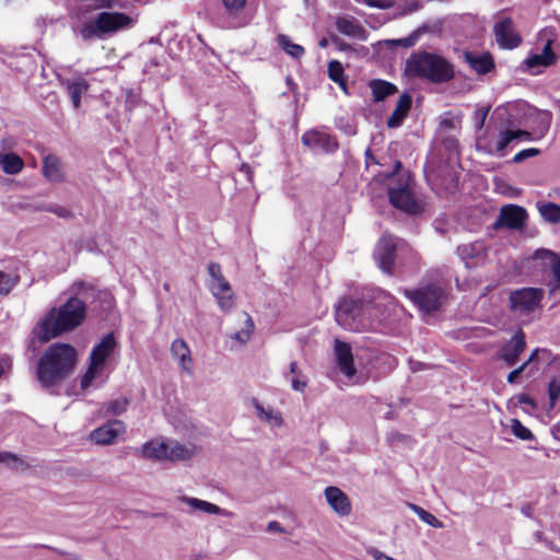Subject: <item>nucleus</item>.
<instances>
[{
	"label": "nucleus",
	"mask_w": 560,
	"mask_h": 560,
	"mask_svg": "<svg viewBox=\"0 0 560 560\" xmlns=\"http://www.w3.org/2000/svg\"><path fill=\"white\" fill-rule=\"evenodd\" d=\"M78 352L69 343L55 342L39 357L36 376L45 388L55 387L68 378L75 370Z\"/></svg>",
	"instance_id": "f257e3e1"
},
{
	"label": "nucleus",
	"mask_w": 560,
	"mask_h": 560,
	"mask_svg": "<svg viewBox=\"0 0 560 560\" xmlns=\"http://www.w3.org/2000/svg\"><path fill=\"white\" fill-rule=\"evenodd\" d=\"M405 74L410 79L425 80L433 84L448 83L455 78V67L442 55L419 50L406 60Z\"/></svg>",
	"instance_id": "f03ea898"
},
{
	"label": "nucleus",
	"mask_w": 560,
	"mask_h": 560,
	"mask_svg": "<svg viewBox=\"0 0 560 560\" xmlns=\"http://www.w3.org/2000/svg\"><path fill=\"white\" fill-rule=\"evenodd\" d=\"M85 316V303L75 296L70 298L65 304L59 306L56 316L54 311H51L40 323L39 341L47 342L62 332L73 330L82 324Z\"/></svg>",
	"instance_id": "7ed1b4c3"
},
{
	"label": "nucleus",
	"mask_w": 560,
	"mask_h": 560,
	"mask_svg": "<svg viewBox=\"0 0 560 560\" xmlns=\"http://www.w3.org/2000/svg\"><path fill=\"white\" fill-rule=\"evenodd\" d=\"M371 308L370 302L352 296H343L335 306V319L346 330H368L372 326L369 317Z\"/></svg>",
	"instance_id": "20e7f679"
},
{
	"label": "nucleus",
	"mask_w": 560,
	"mask_h": 560,
	"mask_svg": "<svg viewBox=\"0 0 560 560\" xmlns=\"http://www.w3.org/2000/svg\"><path fill=\"white\" fill-rule=\"evenodd\" d=\"M133 25V19L118 11L104 10L93 20L83 24L80 34L84 40L104 38L106 35L115 34Z\"/></svg>",
	"instance_id": "39448f33"
},
{
	"label": "nucleus",
	"mask_w": 560,
	"mask_h": 560,
	"mask_svg": "<svg viewBox=\"0 0 560 560\" xmlns=\"http://www.w3.org/2000/svg\"><path fill=\"white\" fill-rule=\"evenodd\" d=\"M413 187L411 173L401 174L395 182L389 183L387 192L390 205L407 214H420L423 206L416 199Z\"/></svg>",
	"instance_id": "423d86ee"
},
{
	"label": "nucleus",
	"mask_w": 560,
	"mask_h": 560,
	"mask_svg": "<svg viewBox=\"0 0 560 560\" xmlns=\"http://www.w3.org/2000/svg\"><path fill=\"white\" fill-rule=\"evenodd\" d=\"M402 292L407 299L425 314L439 311L446 299L444 288L433 282L418 289H404Z\"/></svg>",
	"instance_id": "0eeeda50"
},
{
	"label": "nucleus",
	"mask_w": 560,
	"mask_h": 560,
	"mask_svg": "<svg viewBox=\"0 0 560 560\" xmlns=\"http://www.w3.org/2000/svg\"><path fill=\"white\" fill-rule=\"evenodd\" d=\"M544 290L538 288H522L509 295L510 310L513 313L529 314L540 305Z\"/></svg>",
	"instance_id": "6e6552de"
},
{
	"label": "nucleus",
	"mask_w": 560,
	"mask_h": 560,
	"mask_svg": "<svg viewBox=\"0 0 560 560\" xmlns=\"http://www.w3.org/2000/svg\"><path fill=\"white\" fill-rule=\"evenodd\" d=\"M208 271L212 279L210 290L215 296L219 306L223 311L231 310L234 304L233 293L229 281L222 273L221 266L218 262H210L208 266Z\"/></svg>",
	"instance_id": "1a4fd4ad"
},
{
	"label": "nucleus",
	"mask_w": 560,
	"mask_h": 560,
	"mask_svg": "<svg viewBox=\"0 0 560 560\" xmlns=\"http://www.w3.org/2000/svg\"><path fill=\"white\" fill-rule=\"evenodd\" d=\"M527 211L517 205H505L501 208L494 228H506L510 230H522L526 225Z\"/></svg>",
	"instance_id": "9d476101"
},
{
	"label": "nucleus",
	"mask_w": 560,
	"mask_h": 560,
	"mask_svg": "<svg viewBox=\"0 0 560 560\" xmlns=\"http://www.w3.org/2000/svg\"><path fill=\"white\" fill-rule=\"evenodd\" d=\"M301 142L311 150H320L324 153H334L338 149V141L334 136L314 129L305 131Z\"/></svg>",
	"instance_id": "9b49d317"
},
{
	"label": "nucleus",
	"mask_w": 560,
	"mask_h": 560,
	"mask_svg": "<svg viewBox=\"0 0 560 560\" xmlns=\"http://www.w3.org/2000/svg\"><path fill=\"white\" fill-rule=\"evenodd\" d=\"M397 245L390 234H383L375 247L374 256L378 260L383 271L390 273L393 271Z\"/></svg>",
	"instance_id": "f8f14e48"
},
{
	"label": "nucleus",
	"mask_w": 560,
	"mask_h": 560,
	"mask_svg": "<svg viewBox=\"0 0 560 560\" xmlns=\"http://www.w3.org/2000/svg\"><path fill=\"white\" fill-rule=\"evenodd\" d=\"M493 33L498 45L503 49L517 48L522 43V37L515 32L511 18H504L493 26Z\"/></svg>",
	"instance_id": "ddd939ff"
},
{
	"label": "nucleus",
	"mask_w": 560,
	"mask_h": 560,
	"mask_svg": "<svg viewBox=\"0 0 560 560\" xmlns=\"http://www.w3.org/2000/svg\"><path fill=\"white\" fill-rule=\"evenodd\" d=\"M526 349V337L522 329H517L515 334L502 345L499 351V359H501L508 366L516 364L520 355Z\"/></svg>",
	"instance_id": "4468645a"
},
{
	"label": "nucleus",
	"mask_w": 560,
	"mask_h": 560,
	"mask_svg": "<svg viewBox=\"0 0 560 560\" xmlns=\"http://www.w3.org/2000/svg\"><path fill=\"white\" fill-rule=\"evenodd\" d=\"M126 432V424L121 420H109L90 433L92 442L98 445L114 444Z\"/></svg>",
	"instance_id": "2eb2a0df"
},
{
	"label": "nucleus",
	"mask_w": 560,
	"mask_h": 560,
	"mask_svg": "<svg viewBox=\"0 0 560 560\" xmlns=\"http://www.w3.org/2000/svg\"><path fill=\"white\" fill-rule=\"evenodd\" d=\"M463 57L469 68L479 75L488 74L495 69L494 58L489 51L477 54L465 50Z\"/></svg>",
	"instance_id": "dca6fc26"
},
{
	"label": "nucleus",
	"mask_w": 560,
	"mask_h": 560,
	"mask_svg": "<svg viewBox=\"0 0 560 560\" xmlns=\"http://www.w3.org/2000/svg\"><path fill=\"white\" fill-rule=\"evenodd\" d=\"M335 353L339 370L348 377L354 376L357 370L354 366V360L350 345L336 339Z\"/></svg>",
	"instance_id": "f3484780"
},
{
	"label": "nucleus",
	"mask_w": 560,
	"mask_h": 560,
	"mask_svg": "<svg viewBox=\"0 0 560 560\" xmlns=\"http://www.w3.org/2000/svg\"><path fill=\"white\" fill-rule=\"evenodd\" d=\"M117 342L113 332L107 334L91 351L90 363L101 368L113 353Z\"/></svg>",
	"instance_id": "a211bd4d"
},
{
	"label": "nucleus",
	"mask_w": 560,
	"mask_h": 560,
	"mask_svg": "<svg viewBox=\"0 0 560 560\" xmlns=\"http://www.w3.org/2000/svg\"><path fill=\"white\" fill-rule=\"evenodd\" d=\"M325 497L330 508L339 515L347 516L351 512V503L348 495L337 487H327Z\"/></svg>",
	"instance_id": "6ab92c4d"
},
{
	"label": "nucleus",
	"mask_w": 560,
	"mask_h": 560,
	"mask_svg": "<svg viewBox=\"0 0 560 560\" xmlns=\"http://www.w3.org/2000/svg\"><path fill=\"white\" fill-rule=\"evenodd\" d=\"M61 84L66 88L72 106L74 109H79L81 106V97L85 94L90 89V83L82 75H78L72 80H62Z\"/></svg>",
	"instance_id": "aec40b11"
},
{
	"label": "nucleus",
	"mask_w": 560,
	"mask_h": 560,
	"mask_svg": "<svg viewBox=\"0 0 560 560\" xmlns=\"http://www.w3.org/2000/svg\"><path fill=\"white\" fill-rule=\"evenodd\" d=\"M43 175L52 183H62L66 179V173L61 160L55 154H48L43 161Z\"/></svg>",
	"instance_id": "412c9836"
},
{
	"label": "nucleus",
	"mask_w": 560,
	"mask_h": 560,
	"mask_svg": "<svg viewBox=\"0 0 560 560\" xmlns=\"http://www.w3.org/2000/svg\"><path fill=\"white\" fill-rule=\"evenodd\" d=\"M412 106V97L409 93H402L398 102L396 104L395 109L392 115L387 119L388 128H398L402 125L405 118L407 117L410 108Z\"/></svg>",
	"instance_id": "4be33fe9"
},
{
	"label": "nucleus",
	"mask_w": 560,
	"mask_h": 560,
	"mask_svg": "<svg viewBox=\"0 0 560 560\" xmlns=\"http://www.w3.org/2000/svg\"><path fill=\"white\" fill-rule=\"evenodd\" d=\"M171 354L177 360L183 370L191 372L192 358L191 352L184 339H175L171 345Z\"/></svg>",
	"instance_id": "5701e85b"
},
{
	"label": "nucleus",
	"mask_w": 560,
	"mask_h": 560,
	"mask_svg": "<svg viewBox=\"0 0 560 560\" xmlns=\"http://www.w3.org/2000/svg\"><path fill=\"white\" fill-rule=\"evenodd\" d=\"M198 452V447L194 444L184 445L176 441L167 443L166 460L178 462L192 458Z\"/></svg>",
	"instance_id": "b1692460"
},
{
	"label": "nucleus",
	"mask_w": 560,
	"mask_h": 560,
	"mask_svg": "<svg viewBox=\"0 0 560 560\" xmlns=\"http://www.w3.org/2000/svg\"><path fill=\"white\" fill-rule=\"evenodd\" d=\"M335 24L341 34L358 39H365L366 32L364 27L353 18H338Z\"/></svg>",
	"instance_id": "393cba45"
},
{
	"label": "nucleus",
	"mask_w": 560,
	"mask_h": 560,
	"mask_svg": "<svg viewBox=\"0 0 560 560\" xmlns=\"http://www.w3.org/2000/svg\"><path fill=\"white\" fill-rule=\"evenodd\" d=\"M552 42L548 40L545 45L541 54L533 55L525 59V65L528 69H534L536 67H549L556 63L557 56L551 48Z\"/></svg>",
	"instance_id": "a878e982"
},
{
	"label": "nucleus",
	"mask_w": 560,
	"mask_h": 560,
	"mask_svg": "<svg viewBox=\"0 0 560 560\" xmlns=\"http://www.w3.org/2000/svg\"><path fill=\"white\" fill-rule=\"evenodd\" d=\"M372 92L373 101L375 103L384 101L386 97L394 95L398 92L397 86L382 79H373L369 82Z\"/></svg>",
	"instance_id": "bb28decb"
},
{
	"label": "nucleus",
	"mask_w": 560,
	"mask_h": 560,
	"mask_svg": "<svg viewBox=\"0 0 560 560\" xmlns=\"http://www.w3.org/2000/svg\"><path fill=\"white\" fill-rule=\"evenodd\" d=\"M328 78L339 85L345 94H349L348 77L345 73L342 63L339 60H330L327 67Z\"/></svg>",
	"instance_id": "cd10ccee"
},
{
	"label": "nucleus",
	"mask_w": 560,
	"mask_h": 560,
	"mask_svg": "<svg viewBox=\"0 0 560 560\" xmlns=\"http://www.w3.org/2000/svg\"><path fill=\"white\" fill-rule=\"evenodd\" d=\"M0 166L8 175L19 174L24 167L23 159L15 153H0Z\"/></svg>",
	"instance_id": "c85d7f7f"
},
{
	"label": "nucleus",
	"mask_w": 560,
	"mask_h": 560,
	"mask_svg": "<svg viewBox=\"0 0 560 560\" xmlns=\"http://www.w3.org/2000/svg\"><path fill=\"white\" fill-rule=\"evenodd\" d=\"M167 442L152 440L142 445V454L150 459H166Z\"/></svg>",
	"instance_id": "c756f323"
},
{
	"label": "nucleus",
	"mask_w": 560,
	"mask_h": 560,
	"mask_svg": "<svg viewBox=\"0 0 560 560\" xmlns=\"http://www.w3.org/2000/svg\"><path fill=\"white\" fill-rule=\"evenodd\" d=\"M243 316H244L243 327L241 328V330L235 331L234 334L231 335V338L233 340L238 341L241 345L246 343L250 339V337L254 332V329H255V324H254V320L250 317V315L248 313L244 312Z\"/></svg>",
	"instance_id": "7c9ffc66"
},
{
	"label": "nucleus",
	"mask_w": 560,
	"mask_h": 560,
	"mask_svg": "<svg viewBox=\"0 0 560 560\" xmlns=\"http://www.w3.org/2000/svg\"><path fill=\"white\" fill-rule=\"evenodd\" d=\"M277 43L288 55L293 58H301L305 54V49L303 46L292 43L290 37L284 34H280L277 37Z\"/></svg>",
	"instance_id": "2f4dec72"
},
{
	"label": "nucleus",
	"mask_w": 560,
	"mask_h": 560,
	"mask_svg": "<svg viewBox=\"0 0 560 560\" xmlns=\"http://www.w3.org/2000/svg\"><path fill=\"white\" fill-rule=\"evenodd\" d=\"M522 133L523 132H521V129H516V130L506 129V130L500 131L498 135V141H497V145H495L497 152L503 154V151L508 148V145L512 141L520 139V135H522Z\"/></svg>",
	"instance_id": "473e14b6"
},
{
	"label": "nucleus",
	"mask_w": 560,
	"mask_h": 560,
	"mask_svg": "<svg viewBox=\"0 0 560 560\" xmlns=\"http://www.w3.org/2000/svg\"><path fill=\"white\" fill-rule=\"evenodd\" d=\"M129 405L130 399L128 397H120L104 404L103 409L105 415L119 416L127 410Z\"/></svg>",
	"instance_id": "72a5a7b5"
},
{
	"label": "nucleus",
	"mask_w": 560,
	"mask_h": 560,
	"mask_svg": "<svg viewBox=\"0 0 560 560\" xmlns=\"http://www.w3.org/2000/svg\"><path fill=\"white\" fill-rule=\"evenodd\" d=\"M410 509L419 516V518L422 522L427 523L428 525L434 528H442L444 526L443 523L435 515L425 511L421 506L417 504H410Z\"/></svg>",
	"instance_id": "f704fd0d"
},
{
	"label": "nucleus",
	"mask_w": 560,
	"mask_h": 560,
	"mask_svg": "<svg viewBox=\"0 0 560 560\" xmlns=\"http://www.w3.org/2000/svg\"><path fill=\"white\" fill-rule=\"evenodd\" d=\"M539 212H540L541 217L548 222H551V223L560 222V206H558L553 202H548V203L541 205L539 207Z\"/></svg>",
	"instance_id": "c9c22d12"
},
{
	"label": "nucleus",
	"mask_w": 560,
	"mask_h": 560,
	"mask_svg": "<svg viewBox=\"0 0 560 560\" xmlns=\"http://www.w3.org/2000/svg\"><path fill=\"white\" fill-rule=\"evenodd\" d=\"M20 277L0 271V295H8L19 283Z\"/></svg>",
	"instance_id": "e433bc0d"
},
{
	"label": "nucleus",
	"mask_w": 560,
	"mask_h": 560,
	"mask_svg": "<svg viewBox=\"0 0 560 560\" xmlns=\"http://www.w3.org/2000/svg\"><path fill=\"white\" fill-rule=\"evenodd\" d=\"M558 373L555 374L548 385L549 402L551 407L556 406L560 397V363L558 364Z\"/></svg>",
	"instance_id": "4c0bfd02"
},
{
	"label": "nucleus",
	"mask_w": 560,
	"mask_h": 560,
	"mask_svg": "<svg viewBox=\"0 0 560 560\" xmlns=\"http://www.w3.org/2000/svg\"><path fill=\"white\" fill-rule=\"evenodd\" d=\"M185 501L192 508L210 514H219L220 508L208 501L199 500L197 498H185Z\"/></svg>",
	"instance_id": "58836bf2"
},
{
	"label": "nucleus",
	"mask_w": 560,
	"mask_h": 560,
	"mask_svg": "<svg viewBox=\"0 0 560 560\" xmlns=\"http://www.w3.org/2000/svg\"><path fill=\"white\" fill-rule=\"evenodd\" d=\"M511 430L512 433L522 441L534 440V434L532 431L526 428L518 419H512Z\"/></svg>",
	"instance_id": "ea45409f"
},
{
	"label": "nucleus",
	"mask_w": 560,
	"mask_h": 560,
	"mask_svg": "<svg viewBox=\"0 0 560 560\" xmlns=\"http://www.w3.org/2000/svg\"><path fill=\"white\" fill-rule=\"evenodd\" d=\"M224 10L233 16L238 15L248 4V0H221Z\"/></svg>",
	"instance_id": "a19ab883"
},
{
	"label": "nucleus",
	"mask_w": 560,
	"mask_h": 560,
	"mask_svg": "<svg viewBox=\"0 0 560 560\" xmlns=\"http://www.w3.org/2000/svg\"><path fill=\"white\" fill-rule=\"evenodd\" d=\"M38 210L51 212L61 219H72L73 213L66 207L59 205L46 203L38 207Z\"/></svg>",
	"instance_id": "79ce46f5"
},
{
	"label": "nucleus",
	"mask_w": 560,
	"mask_h": 560,
	"mask_svg": "<svg viewBox=\"0 0 560 560\" xmlns=\"http://www.w3.org/2000/svg\"><path fill=\"white\" fill-rule=\"evenodd\" d=\"M481 249V245L476 244H468V245H460L457 247V253L462 257L463 260H465L466 265L468 266V260L475 258L478 255V252Z\"/></svg>",
	"instance_id": "37998d69"
},
{
	"label": "nucleus",
	"mask_w": 560,
	"mask_h": 560,
	"mask_svg": "<svg viewBox=\"0 0 560 560\" xmlns=\"http://www.w3.org/2000/svg\"><path fill=\"white\" fill-rule=\"evenodd\" d=\"M255 407L258 411L259 417H264L268 422H272L276 425H281L282 418L280 413H273L272 411H266L262 406L258 402H255Z\"/></svg>",
	"instance_id": "c03bdc74"
},
{
	"label": "nucleus",
	"mask_w": 560,
	"mask_h": 560,
	"mask_svg": "<svg viewBox=\"0 0 560 560\" xmlns=\"http://www.w3.org/2000/svg\"><path fill=\"white\" fill-rule=\"evenodd\" d=\"M98 369H100L98 366L93 365L92 363L89 364L86 372L81 377L80 385H81L82 389L88 388L92 384V382L96 377V373H97Z\"/></svg>",
	"instance_id": "a18cd8bd"
},
{
	"label": "nucleus",
	"mask_w": 560,
	"mask_h": 560,
	"mask_svg": "<svg viewBox=\"0 0 560 560\" xmlns=\"http://www.w3.org/2000/svg\"><path fill=\"white\" fill-rule=\"evenodd\" d=\"M539 153H540V151L538 149H536V148L524 149V150H521L520 152H517L514 155L513 162L520 163V162L525 161L528 158L536 156Z\"/></svg>",
	"instance_id": "49530a36"
},
{
	"label": "nucleus",
	"mask_w": 560,
	"mask_h": 560,
	"mask_svg": "<svg viewBox=\"0 0 560 560\" xmlns=\"http://www.w3.org/2000/svg\"><path fill=\"white\" fill-rule=\"evenodd\" d=\"M489 110H490V107H482V108H478L475 112L476 128L478 130H481L485 127Z\"/></svg>",
	"instance_id": "de8ad7c7"
},
{
	"label": "nucleus",
	"mask_w": 560,
	"mask_h": 560,
	"mask_svg": "<svg viewBox=\"0 0 560 560\" xmlns=\"http://www.w3.org/2000/svg\"><path fill=\"white\" fill-rule=\"evenodd\" d=\"M539 354H542V355H545L548 359L551 353H550V351H548L546 349H535L530 353L529 358L522 365L526 369L529 364L538 361Z\"/></svg>",
	"instance_id": "09e8293b"
},
{
	"label": "nucleus",
	"mask_w": 560,
	"mask_h": 560,
	"mask_svg": "<svg viewBox=\"0 0 560 560\" xmlns=\"http://www.w3.org/2000/svg\"><path fill=\"white\" fill-rule=\"evenodd\" d=\"M366 5L371 8H377V9H389L393 5V2L389 0H361Z\"/></svg>",
	"instance_id": "8fccbe9b"
},
{
	"label": "nucleus",
	"mask_w": 560,
	"mask_h": 560,
	"mask_svg": "<svg viewBox=\"0 0 560 560\" xmlns=\"http://www.w3.org/2000/svg\"><path fill=\"white\" fill-rule=\"evenodd\" d=\"M406 173L409 172L406 171ZM401 174H405V172L402 171V163L399 160H397L394 164L393 171L386 176V178L389 180V183H392L395 182L397 177L400 176Z\"/></svg>",
	"instance_id": "3c124183"
},
{
	"label": "nucleus",
	"mask_w": 560,
	"mask_h": 560,
	"mask_svg": "<svg viewBox=\"0 0 560 560\" xmlns=\"http://www.w3.org/2000/svg\"><path fill=\"white\" fill-rule=\"evenodd\" d=\"M553 259L551 261V269L556 281L560 284V257L556 254H551Z\"/></svg>",
	"instance_id": "603ef678"
},
{
	"label": "nucleus",
	"mask_w": 560,
	"mask_h": 560,
	"mask_svg": "<svg viewBox=\"0 0 560 560\" xmlns=\"http://www.w3.org/2000/svg\"><path fill=\"white\" fill-rule=\"evenodd\" d=\"M11 462L20 463L21 465L23 464L15 454L10 452H0V463L10 464Z\"/></svg>",
	"instance_id": "864d4df0"
},
{
	"label": "nucleus",
	"mask_w": 560,
	"mask_h": 560,
	"mask_svg": "<svg viewBox=\"0 0 560 560\" xmlns=\"http://www.w3.org/2000/svg\"><path fill=\"white\" fill-rule=\"evenodd\" d=\"M517 401L518 404L521 405H526L528 407H530L532 409L536 408V402L534 400V398L532 396H529L528 394H520L517 396Z\"/></svg>",
	"instance_id": "5fc2aeb1"
},
{
	"label": "nucleus",
	"mask_w": 560,
	"mask_h": 560,
	"mask_svg": "<svg viewBox=\"0 0 560 560\" xmlns=\"http://www.w3.org/2000/svg\"><path fill=\"white\" fill-rule=\"evenodd\" d=\"M292 388L296 392H303L306 388V381L300 380L299 375H295L291 378Z\"/></svg>",
	"instance_id": "6e6d98bb"
},
{
	"label": "nucleus",
	"mask_w": 560,
	"mask_h": 560,
	"mask_svg": "<svg viewBox=\"0 0 560 560\" xmlns=\"http://www.w3.org/2000/svg\"><path fill=\"white\" fill-rule=\"evenodd\" d=\"M525 371V368L523 365L518 366L517 369L511 371L506 377L508 383L513 384L516 382L518 376Z\"/></svg>",
	"instance_id": "4d7b16f0"
},
{
	"label": "nucleus",
	"mask_w": 560,
	"mask_h": 560,
	"mask_svg": "<svg viewBox=\"0 0 560 560\" xmlns=\"http://www.w3.org/2000/svg\"><path fill=\"white\" fill-rule=\"evenodd\" d=\"M364 158H365V165H366V167H369L371 164H380V162L374 156V154H373V152H372V150L370 148H368L365 150Z\"/></svg>",
	"instance_id": "13d9d810"
},
{
	"label": "nucleus",
	"mask_w": 560,
	"mask_h": 560,
	"mask_svg": "<svg viewBox=\"0 0 560 560\" xmlns=\"http://www.w3.org/2000/svg\"><path fill=\"white\" fill-rule=\"evenodd\" d=\"M267 529L269 532H277V533H284V528L281 526V524L277 521H271L268 523Z\"/></svg>",
	"instance_id": "bf43d9fd"
},
{
	"label": "nucleus",
	"mask_w": 560,
	"mask_h": 560,
	"mask_svg": "<svg viewBox=\"0 0 560 560\" xmlns=\"http://www.w3.org/2000/svg\"><path fill=\"white\" fill-rule=\"evenodd\" d=\"M240 171L247 175L248 179L252 180L253 178V170L249 164L242 163Z\"/></svg>",
	"instance_id": "052dcab7"
},
{
	"label": "nucleus",
	"mask_w": 560,
	"mask_h": 560,
	"mask_svg": "<svg viewBox=\"0 0 560 560\" xmlns=\"http://www.w3.org/2000/svg\"><path fill=\"white\" fill-rule=\"evenodd\" d=\"M373 557H374L375 560H395L394 558H392V557H389V556H387L384 552L378 551V550H375L373 552Z\"/></svg>",
	"instance_id": "680f3d73"
},
{
	"label": "nucleus",
	"mask_w": 560,
	"mask_h": 560,
	"mask_svg": "<svg viewBox=\"0 0 560 560\" xmlns=\"http://www.w3.org/2000/svg\"><path fill=\"white\" fill-rule=\"evenodd\" d=\"M7 366L8 365H7L5 361L0 360V378L4 375Z\"/></svg>",
	"instance_id": "e2e57ef3"
},
{
	"label": "nucleus",
	"mask_w": 560,
	"mask_h": 560,
	"mask_svg": "<svg viewBox=\"0 0 560 560\" xmlns=\"http://www.w3.org/2000/svg\"><path fill=\"white\" fill-rule=\"evenodd\" d=\"M521 132H523V133L520 135V139H524V140H530L532 139L530 132H528L526 130H521Z\"/></svg>",
	"instance_id": "0e129e2a"
},
{
	"label": "nucleus",
	"mask_w": 560,
	"mask_h": 560,
	"mask_svg": "<svg viewBox=\"0 0 560 560\" xmlns=\"http://www.w3.org/2000/svg\"><path fill=\"white\" fill-rule=\"evenodd\" d=\"M290 372L298 375V363L295 361L290 364Z\"/></svg>",
	"instance_id": "69168bd1"
},
{
	"label": "nucleus",
	"mask_w": 560,
	"mask_h": 560,
	"mask_svg": "<svg viewBox=\"0 0 560 560\" xmlns=\"http://www.w3.org/2000/svg\"><path fill=\"white\" fill-rule=\"evenodd\" d=\"M405 47H409L413 44V42L409 38L400 39L399 40Z\"/></svg>",
	"instance_id": "338daca9"
}]
</instances>
